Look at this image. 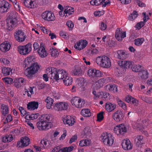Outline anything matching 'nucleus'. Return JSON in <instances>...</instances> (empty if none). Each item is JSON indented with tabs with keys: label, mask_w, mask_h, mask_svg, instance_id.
<instances>
[{
	"label": "nucleus",
	"mask_w": 152,
	"mask_h": 152,
	"mask_svg": "<svg viewBox=\"0 0 152 152\" xmlns=\"http://www.w3.org/2000/svg\"><path fill=\"white\" fill-rule=\"evenodd\" d=\"M53 68L52 67H49L47 68L46 70V74L48 75V76H49V75L50 74L51 72H52V69Z\"/></svg>",
	"instance_id": "obj_63"
},
{
	"label": "nucleus",
	"mask_w": 152,
	"mask_h": 152,
	"mask_svg": "<svg viewBox=\"0 0 152 152\" xmlns=\"http://www.w3.org/2000/svg\"><path fill=\"white\" fill-rule=\"evenodd\" d=\"M74 147L73 146H70L68 147L64 148V149L65 152H70L73 150Z\"/></svg>",
	"instance_id": "obj_55"
},
{
	"label": "nucleus",
	"mask_w": 152,
	"mask_h": 152,
	"mask_svg": "<svg viewBox=\"0 0 152 152\" xmlns=\"http://www.w3.org/2000/svg\"><path fill=\"white\" fill-rule=\"evenodd\" d=\"M15 13V12L13 10L10 11L9 13V16L7 20V22L8 26L7 29L9 30H12L17 25V19L14 16Z\"/></svg>",
	"instance_id": "obj_2"
},
{
	"label": "nucleus",
	"mask_w": 152,
	"mask_h": 152,
	"mask_svg": "<svg viewBox=\"0 0 152 152\" xmlns=\"http://www.w3.org/2000/svg\"><path fill=\"white\" fill-rule=\"evenodd\" d=\"M66 25L69 28V30H72L74 27V24L71 21L69 20L66 23Z\"/></svg>",
	"instance_id": "obj_48"
},
{
	"label": "nucleus",
	"mask_w": 152,
	"mask_h": 152,
	"mask_svg": "<svg viewBox=\"0 0 152 152\" xmlns=\"http://www.w3.org/2000/svg\"><path fill=\"white\" fill-rule=\"evenodd\" d=\"M122 32V30L119 28H118L115 34V37L118 40H121V36Z\"/></svg>",
	"instance_id": "obj_34"
},
{
	"label": "nucleus",
	"mask_w": 152,
	"mask_h": 152,
	"mask_svg": "<svg viewBox=\"0 0 152 152\" xmlns=\"http://www.w3.org/2000/svg\"><path fill=\"white\" fill-rule=\"evenodd\" d=\"M72 74L78 76L82 75V71L81 68L79 67H76L74 70L72 71Z\"/></svg>",
	"instance_id": "obj_27"
},
{
	"label": "nucleus",
	"mask_w": 152,
	"mask_h": 152,
	"mask_svg": "<svg viewBox=\"0 0 152 152\" xmlns=\"http://www.w3.org/2000/svg\"><path fill=\"white\" fill-rule=\"evenodd\" d=\"M18 110L20 113L21 115L22 116H24L25 115L26 113H29V112H27L22 107H19Z\"/></svg>",
	"instance_id": "obj_49"
},
{
	"label": "nucleus",
	"mask_w": 152,
	"mask_h": 152,
	"mask_svg": "<svg viewBox=\"0 0 152 152\" xmlns=\"http://www.w3.org/2000/svg\"><path fill=\"white\" fill-rule=\"evenodd\" d=\"M34 148L37 151H41V148H44V145H43L42 146L40 145V146H36L35 145H34Z\"/></svg>",
	"instance_id": "obj_59"
},
{
	"label": "nucleus",
	"mask_w": 152,
	"mask_h": 152,
	"mask_svg": "<svg viewBox=\"0 0 152 152\" xmlns=\"http://www.w3.org/2000/svg\"><path fill=\"white\" fill-rule=\"evenodd\" d=\"M81 115L84 117H89L91 115L90 111L88 109H83L81 112Z\"/></svg>",
	"instance_id": "obj_33"
},
{
	"label": "nucleus",
	"mask_w": 152,
	"mask_h": 152,
	"mask_svg": "<svg viewBox=\"0 0 152 152\" xmlns=\"http://www.w3.org/2000/svg\"><path fill=\"white\" fill-rule=\"evenodd\" d=\"M145 22L144 21H141L138 23L135 26L136 28H137L138 29H140L145 25Z\"/></svg>",
	"instance_id": "obj_50"
},
{
	"label": "nucleus",
	"mask_w": 152,
	"mask_h": 152,
	"mask_svg": "<svg viewBox=\"0 0 152 152\" xmlns=\"http://www.w3.org/2000/svg\"><path fill=\"white\" fill-rule=\"evenodd\" d=\"M10 4L6 1H0V12L2 13L10 10Z\"/></svg>",
	"instance_id": "obj_10"
},
{
	"label": "nucleus",
	"mask_w": 152,
	"mask_h": 152,
	"mask_svg": "<svg viewBox=\"0 0 152 152\" xmlns=\"http://www.w3.org/2000/svg\"><path fill=\"white\" fill-rule=\"evenodd\" d=\"M53 50L51 51V56L52 57L56 58L59 55V53L56 49L53 48Z\"/></svg>",
	"instance_id": "obj_45"
},
{
	"label": "nucleus",
	"mask_w": 152,
	"mask_h": 152,
	"mask_svg": "<svg viewBox=\"0 0 152 152\" xmlns=\"http://www.w3.org/2000/svg\"><path fill=\"white\" fill-rule=\"evenodd\" d=\"M96 61L97 64L100 62L101 66L104 68L109 67L111 65L110 58L105 56H98L96 59Z\"/></svg>",
	"instance_id": "obj_3"
},
{
	"label": "nucleus",
	"mask_w": 152,
	"mask_h": 152,
	"mask_svg": "<svg viewBox=\"0 0 152 152\" xmlns=\"http://www.w3.org/2000/svg\"><path fill=\"white\" fill-rule=\"evenodd\" d=\"M11 70L9 68H4L2 69V72L5 75H10Z\"/></svg>",
	"instance_id": "obj_42"
},
{
	"label": "nucleus",
	"mask_w": 152,
	"mask_h": 152,
	"mask_svg": "<svg viewBox=\"0 0 152 152\" xmlns=\"http://www.w3.org/2000/svg\"><path fill=\"white\" fill-rule=\"evenodd\" d=\"M32 59L31 58H27L24 61V65L28 67V66H31L33 63L32 62Z\"/></svg>",
	"instance_id": "obj_37"
},
{
	"label": "nucleus",
	"mask_w": 152,
	"mask_h": 152,
	"mask_svg": "<svg viewBox=\"0 0 152 152\" xmlns=\"http://www.w3.org/2000/svg\"><path fill=\"white\" fill-rule=\"evenodd\" d=\"M139 75L142 79H146L148 77V73L147 70H142L139 73Z\"/></svg>",
	"instance_id": "obj_31"
},
{
	"label": "nucleus",
	"mask_w": 152,
	"mask_h": 152,
	"mask_svg": "<svg viewBox=\"0 0 152 152\" xmlns=\"http://www.w3.org/2000/svg\"><path fill=\"white\" fill-rule=\"evenodd\" d=\"M142 67L141 66L135 65L133 67L132 66L131 67L133 71L136 72H140V71H142Z\"/></svg>",
	"instance_id": "obj_40"
},
{
	"label": "nucleus",
	"mask_w": 152,
	"mask_h": 152,
	"mask_svg": "<svg viewBox=\"0 0 152 152\" xmlns=\"http://www.w3.org/2000/svg\"><path fill=\"white\" fill-rule=\"evenodd\" d=\"M79 91H85L86 88V86L84 85L81 86L77 87Z\"/></svg>",
	"instance_id": "obj_61"
},
{
	"label": "nucleus",
	"mask_w": 152,
	"mask_h": 152,
	"mask_svg": "<svg viewBox=\"0 0 152 152\" xmlns=\"http://www.w3.org/2000/svg\"><path fill=\"white\" fill-rule=\"evenodd\" d=\"M31 0H24L23 3L25 6L28 7L30 3H31Z\"/></svg>",
	"instance_id": "obj_62"
},
{
	"label": "nucleus",
	"mask_w": 152,
	"mask_h": 152,
	"mask_svg": "<svg viewBox=\"0 0 152 152\" xmlns=\"http://www.w3.org/2000/svg\"><path fill=\"white\" fill-rule=\"evenodd\" d=\"M68 105L65 102H60L55 104L53 106L54 109L56 110L60 111L66 110L67 109Z\"/></svg>",
	"instance_id": "obj_9"
},
{
	"label": "nucleus",
	"mask_w": 152,
	"mask_h": 152,
	"mask_svg": "<svg viewBox=\"0 0 152 152\" xmlns=\"http://www.w3.org/2000/svg\"><path fill=\"white\" fill-rule=\"evenodd\" d=\"M1 109H2V115L4 116H5L8 113V107L7 105L3 104L1 106Z\"/></svg>",
	"instance_id": "obj_32"
},
{
	"label": "nucleus",
	"mask_w": 152,
	"mask_h": 152,
	"mask_svg": "<svg viewBox=\"0 0 152 152\" xmlns=\"http://www.w3.org/2000/svg\"><path fill=\"white\" fill-rule=\"evenodd\" d=\"M34 114H32L31 115H26V116L25 117V118L26 119L28 120V118L30 119L31 120L34 119Z\"/></svg>",
	"instance_id": "obj_57"
},
{
	"label": "nucleus",
	"mask_w": 152,
	"mask_h": 152,
	"mask_svg": "<svg viewBox=\"0 0 152 152\" xmlns=\"http://www.w3.org/2000/svg\"><path fill=\"white\" fill-rule=\"evenodd\" d=\"M52 117L50 114L42 115L39 118L41 120V121L42 122H46L50 123L51 121Z\"/></svg>",
	"instance_id": "obj_19"
},
{
	"label": "nucleus",
	"mask_w": 152,
	"mask_h": 152,
	"mask_svg": "<svg viewBox=\"0 0 152 152\" xmlns=\"http://www.w3.org/2000/svg\"><path fill=\"white\" fill-rule=\"evenodd\" d=\"M45 101L47 103V107L48 109H50L51 108L52 104H53V99L50 97H48L45 99Z\"/></svg>",
	"instance_id": "obj_29"
},
{
	"label": "nucleus",
	"mask_w": 152,
	"mask_h": 152,
	"mask_svg": "<svg viewBox=\"0 0 152 152\" xmlns=\"http://www.w3.org/2000/svg\"><path fill=\"white\" fill-rule=\"evenodd\" d=\"M118 64L121 68L124 69L129 68L132 66V63L129 61H118Z\"/></svg>",
	"instance_id": "obj_14"
},
{
	"label": "nucleus",
	"mask_w": 152,
	"mask_h": 152,
	"mask_svg": "<svg viewBox=\"0 0 152 152\" xmlns=\"http://www.w3.org/2000/svg\"><path fill=\"white\" fill-rule=\"evenodd\" d=\"M42 121H41V120L37 122V126L38 128L40 130H42Z\"/></svg>",
	"instance_id": "obj_58"
},
{
	"label": "nucleus",
	"mask_w": 152,
	"mask_h": 152,
	"mask_svg": "<svg viewBox=\"0 0 152 152\" xmlns=\"http://www.w3.org/2000/svg\"><path fill=\"white\" fill-rule=\"evenodd\" d=\"M2 80L5 83L8 84H10L12 82L13 80L12 78L10 77H5L3 78Z\"/></svg>",
	"instance_id": "obj_46"
},
{
	"label": "nucleus",
	"mask_w": 152,
	"mask_h": 152,
	"mask_svg": "<svg viewBox=\"0 0 152 152\" xmlns=\"http://www.w3.org/2000/svg\"><path fill=\"white\" fill-rule=\"evenodd\" d=\"M110 91H113L114 92H117L118 91L117 86L115 85H107L106 86Z\"/></svg>",
	"instance_id": "obj_35"
},
{
	"label": "nucleus",
	"mask_w": 152,
	"mask_h": 152,
	"mask_svg": "<svg viewBox=\"0 0 152 152\" xmlns=\"http://www.w3.org/2000/svg\"><path fill=\"white\" fill-rule=\"evenodd\" d=\"M47 143L48 144H49V141L47 140H41L40 144L42 146L43 145H44V146H46V145H47Z\"/></svg>",
	"instance_id": "obj_54"
},
{
	"label": "nucleus",
	"mask_w": 152,
	"mask_h": 152,
	"mask_svg": "<svg viewBox=\"0 0 152 152\" xmlns=\"http://www.w3.org/2000/svg\"><path fill=\"white\" fill-rule=\"evenodd\" d=\"M80 101L79 102V104L80 105V106H78L77 108H80L82 107L85 104V101L83 99L80 98Z\"/></svg>",
	"instance_id": "obj_52"
},
{
	"label": "nucleus",
	"mask_w": 152,
	"mask_h": 152,
	"mask_svg": "<svg viewBox=\"0 0 152 152\" xmlns=\"http://www.w3.org/2000/svg\"><path fill=\"white\" fill-rule=\"evenodd\" d=\"M49 123L46 122H44L42 123V130H44L46 129H48L49 128Z\"/></svg>",
	"instance_id": "obj_47"
},
{
	"label": "nucleus",
	"mask_w": 152,
	"mask_h": 152,
	"mask_svg": "<svg viewBox=\"0 0 152 152\" xmlns=\"http://www.w3.org/2000/svg\"><path fill=\"white\" fill-rule=\"evenodd\" d=\"M123 113L121 110H117L112 115V118L116 122H118L122 120Z\"/></svg>",
	"instance_id": "obj_13"
},
{
	"label": "nucleus",
	"mask_w": 152,
	"mask_h": 152,
	"mask_svg": "<svg viewBox=\"0 0 152 152\" xmlns=\"http://www.w3.org/2000/svg\"><path fill=\"white\" fill-rule=\"evenodd\" d=\"M91 131L90 128L88 127H86L84 130V132L85 135L88 137L91 136Z\"/></svg>",
	"instance_id": "obj_41"
},
{
	"label": "nucleus",
	"mask_w": 152,
	"mask_h": 152,
	"mask_svg": "<svg viewBox=\"0 0 152 152\" xmlns=\"http://www.w3.org/2000/svg\"><path fill=\"white\" fill-rule=\"evenodd\" d=\"M19 53L22 55L28 54L32 50L31 43H28L25 45L19 46L18 47Z\"/></svg>",
	"instance_id": "obj_5"
},
{
	"label": "nucleus",
	"mask_w": 152,
	"mask_h": 152,
	"mask_svg": "<svg viewBox=\"0 0 152 152\" xmlns=\"http://www.w3.org/2000/svg\"><path fill=\"white\" fill-rule=\"evenodd\" d=\"M67 75L66 72L63 69H58L57 71V80L59 79H63L65 77V75Z\"/></svg>",
	"instance_id": "obj_20"
},
{
	"label": "nucleus",
	"mask_w": 152,
	"mask_h": 152,
	"mask_svg": "<svg viewBox=\"0 0 152 152\" xmlns=\"http://www.w3.org/2000/svg\"><path fill=\"white\" fill-rule=\"evenodd\" d=\"M37 51L39 56L42 58L46 57L48 54L45 48L43 46L42 43H41L40 47Z\"/></svg>",
	"instance_id": "obj_16"
},
{
	"label": "nucleus",
	"mask_w": 152,
	"mask_h": 152,
	"mask_svg": "<svg viewBox=\"0 0 152 152\" xmlns=\"http://www.w3.org/2000/svg\"><path fill=\"white\" fill-rule=\"evenodd\" d=\"M67 34L64 31H61L60 32V36L64 38H65L66 37L67 35Z\"/></svg>",
	"instance_id": "obj_60"
},
{
	"label": "nucleus",
	"mask_w": 152,
	"mask_h": 152,
	"mask_svg": "<svg viewBox=\"0 0 152 152\" xmlns=\"http://www.w3.org/2000/svg\"><path fill=\"white\" fill-rule=\"evenodd\" d=\"M105 109L108 112H111L116 108V105L109 102H107L105 105Z\"/></svg>",
	"instance_id": "obj_18"
},
{
	"label": "nucleus",
	"mask_w": 152,
	"mask_h": 152,
	"mask_svg": "<svg viewBox=\"0 0 152 152\" xmlns=\"http://www.w3.org/2000/svg\"><path fill=\"white\" fill-rule=\"evenodd\" d=\"M74 8L73 7H71V8L68 9L67 8L65 9L64 10V12L66 14L65 16H67V14H68V15H69L72 14V12H74Z\"/></svg>",
	"instance_id": "obj_43"
},
{
	"label": "nucleus",
	"mask_w": 152,
	"mask_h": 152,
	"mask_svg": "<svg viewBox=\"0 0 152 152\" xmlns=\"http://www.w3.org/2000/svg\"><path fill=\"white\" fill-rule=\"evenodd\" d=\"M42 18L46 20L52 21L55 19L54 15L51 11H46L42 13Z\"/></svg>",
	"instance_id": "obj_7"
},
{
	"label": "nucleus",
	"mask_w": 152,
	"mask_h": 152,
	"mask_svg": "<svg viewBox=\"0 0 152 152\" xmlns=\"http://www.w3.org/2000/svg\"><path fill=\"white\" fill-rule=\"evenodd\" d=\"M144 41V39L143 38H138L134 40V44L137 46L141 45Z\"/></svg>",
	"instance_id": "obj_38"
},
{
	"label": "nucleus",
	"mask_w": 152,
	"mask_h": 152,
	"mask_svg": "<svg viewBox=\"0 0 152 152\" xmlns=\"http://www.w3.org/2000/svg\"><path fill=\"white\" fill-rule=\"evenodd\" d=\"M122 146L125 150H130L132 149V146L130 141L129 140H124L122 142Z\"/></svg>",
	"instance_id": "obj_17"
},
{
	"label": "nucleus",
	"mask_w": 152,
	"mask_h": 152,
	"mask_svg": "<svg viewBox=\"0 0 152 152\" xmlns=\"http://www.w3.org/2000/svg\"><path fill=\"white\" fill-rule=\"evenodd\" d=\"M52 72H51L50 74L48 76L49 77L52 79H55L56 81L57 80V71L55 68L52 69Z\"/></svg>",
	"instance_id": "obj_28"
},
{
	"label": "nucleus",
	"mask_w": 152,
	"mask_h": 152,
	"mask_svg": "<svg viewBox=\"0 0 152 152\" xmlns=\"http://www.w3.org/2000/svg\"><path fill=\"white\" fill-rule=\"evenodd\" d=\"M38 104L37 102L33 101L29 102L27 104V108L28 110H34L38 108Z\"/></svg>",
	"instance_id": "obj_21"
},
{
	"label": "nucleus",
	"mask_w": 152,
	"mask_h": 152,
	"mask_svg": "<svg viewBox=\"0 0 152 152\" xmlns=\"http://www.w3.org/2000/svg\"><path fill=\"white\" fill-rule=\"evenodd\" d=\"M63 121L65 124H66L69 126L73 125L75 122L74 118L71 117H67L66 118L64 119Z\"/></svg>",
	"instance_id": "obj_23"
},
{
	"label": "nucleus",
	"mask_w": 152,
	"mask_h": 152,
	"mask_svg": "<svg viewBox=\"0 0 152 152\" xmlns=\"http://www.w3.org/2000/svg\"><path fill=\"white\" fill-rule=\"evenodd\" d=\"M63 81L65 85L68 86L72 84V79L71 77L67 75H66L64 78L63 79Z\"/></svg>",
	"instance_id": "obj_24"
},
{
	"label": "nucleus",
	"mask_w": 152,
	"mask_h": 152,
	"mask_svg": "<svg viewBox=\"0 0 152 152\" xmlns=\"http://www.w3.org/2000/svg\"><path fill=\"white\" fill-rule=\"evenodd\" d=\"M79 101H80L79 97H75L71 100V102L72 105L74 104L76 107L77 108L78 106L80 105L79 104Z\"/></svg>",
	"instance_id": "obj_30"
},
{
	"label": "nucleus",
	"mask_w": 152,
	"mask_h": 152,
	"mask_svg": "<svg viewBox=\"0 0 152 152\" xmlns=\"http://www.w3.org/2000/svg\"><path fill=\"white\" fill-rule=\"evenodd\" d=\"M38 3L40 5H43L48 3V0H37Z\"/></svg>",
	"instance_id": "obj_51"
},
{
	"label": "nucleus",
	"mask_w": 152,
	"mask_h": 152,
	"mask_svg": "<svg viewBox=\"0 0 152 152\" xmlns=\"http://www.w3.org/2000/svg\"><path fill=\"white\" fill-rule=\"evenodd\" d=\"M15 37L18 42H22L25 39V35L24 32L22 31L19 30L15 32Z\"/></svg>",
	"instance_id": "obj_12"
},
{
	"label": "nucleus",
	"mask_w": 152,
	"mask_h": 152,
	"mask_svg": "<svg viewBox=\"0 0 152 152\" xmlns=\"http://www.w3.org/2000/svg\"><path fill=\"white\" fill-rule=\"evenodd\" d=\"M85 82V80L83 78H80L78 79L77 86V87L84 85Z\"/></svg>",
	"instance_id": "obj_39"
},
{
	"label": "nucleus",
	"mask_w": 152,
	"mask_h": 152,
	"mask_svg": "<svg viewBox=\"0 0 152 152\" xmlns=\"http://www.w3.org/2000/svg\"><path fill=\"white\" fill-rule=\"evenodd\" d=\"M106 79L104 78L99 80L97 81L95 83L94 85L96 88H100L103 86V84L106 82Z\"/></svg>",
	"instance_id": "obj_22"
},
{
	"label": "nucleus",
	"mask_w": 152,
	"mask_h": 152,
	"mask_svg": "<svg viewBox=\"0 0 152 152\" xmlns=\"http://www.w3.org/2000/svg\"><path fill=\"white\" fill-rule=\"evenodd\" d=\"M88 75L90 77H101L102 76V72L99 70L94 69H89L87 72Z\"/></svg>",
	"instance_id": "obj_11"
},
{
	"label": "nucleus",
	"mask_w": 152,
	"mask_h": 152,
	"mask_svg": "<svg viewBox=\"0 0 152 152\" xmlns=\"http://www.w3.org/2000/svg\"><path fill=\"white\" fill-rule=\"evenodd\" d=\"M101 138L104 143L108 146L112 145L114 142V137L110 134L103 133L102 135Z\"/></svg>",
	"instance_id": "obj_4"
},
{
	"label": "nucleus",
	"mask_w": 152,
	"mask_h": 152,
	"mask_svg": "<svg viewBox=\"0 0 152 152\" xmlns=\"http://www.w3.org/2000/svg\"><path fill=\"white\" fill-rule=\"evenodd\" d=\"M127 128L124 125L121 124L116 126L114 129V132L117 135L120 134L123 135L126 132Z\"/></svg>",
	"instance_id": "obj_6"
},
{
	"label": "nucleus",
	"mask_w": 152,
	"mask_h": 152,
	"mask_svg": "<svg viewBox=\"0 0 152 152\" xmlns=\"http://www.w3.org/2000/svg\"><path fill=\"white\" fill-rule=\"evenodd\" d=\"M34 49V50L38 49L40 46L39 44L37 42H34L33 44Z\"/></svg>",
	"instance_id": "obj_64"
},
{
	"label": "nucleus",
	"mask_w": 152,
	"mask_h": 152,
	"mask_svg": "<svg viewBox=\"0 0 152 152\" xmlns=\"http://www.w3.org/2000/svg\"><path fill=\"white\" fill-rule=\"evenodd\" d=\"M138 15L137 12L136 11H134L128 17V20L132 21L137 17Z\"/></svg>",
	"instance_id": "obj_36"
},
{
	"label": "nucleus",
	"mask_w": 152,
	"mask_h": 152,
	"mask_svg": "<svg viewBox=\"0 0 152 152\" xmlns=\"http://www.w3.org/2000/svg\"><path fill=\"white\" fill-rule=\"evenodd\" d=\"M30 142L29 138L25 136L21 139L20 141L18 142L17 146L21 148L26 147L29 144Z\"/></svg>",
	"instance_id": "obj_8"
},
{
	"label": "nucleus",
	"mask_w": 152,
	"mask_h": 152,
	"mask_svg": "<svg viewBox=\"0 0 152 152\" xmlns=\"http://www.w3.org/2000/svg\"><path fill=\"white\" fill-rule=\"evenodd\" d=\"M117 53L118 55V58L120 59H126L128 56L126 54L124 51L122 50H118Z\"/></svg>",
	"instance_id": "obj_26"
},
{
	"label": "nucleus",
	"mask_w": 152,
	"mask_h": 152,
	"mask_svg": "<svg viewBox=\"0 0 152 152\" xmlns=\"http://www.w3.org/2000/svg\"><path fill=\"white\" fill-rule=\"evenodd\" d=\"M103 113V112H101L99 113L97 115V120L98 121L100 122L103 120L104 118Z\"/></svg>",
	"instance_id": "obj_44"
},
{
	"label": "nucleus",
	"mask_w": 152,
	"mask_h": 152,
	"mask_svg": "<svg viewBox=\"0 0 152 152\" xmlns=\"http://www.w3.org/2000/svg\"><path fill=\"white\" fill-rule=\"evenodd\" d=\"M39 69V66L37 63H33L29 67H28L24 72V74L28 78H32L35 73H37Z\"/></svg>",
	"instance_id": "obj_1"
},
{
	"label": "nucleus",
	"mask_w": 152,
	"mask_h": 152,
	"mask_svg": "<svg viewBox=\"0 0 152 152\" xmlns=\"http://www.w3.org/2000/svg\"><path fill=\"white\" fill-rule=\"evenodd\" d=\"M100 28L102 30H105L107 28V25L103 22H101L100 25Z\"/></svg>",
	"instance_id": "obj_53"
},
{
	"label": "nucleus",
	"mask_w": 152,
	"mask_h": 152,
	"mask_svg": "<svg viewBox=\"0 0 152 152\" xmlns=\"http://www.w3.org/2000/svg\"><path fill=\"white\" fill-rule=\"evenodd\" d=\"M77 136L76 135H74L70 139L69 141V143L70 144L72 143L73 142L75 141V140L77 139Z\"/></svg>",
	"instance_id": "obj_56"
},
{
	"label": "nucleus",
	"mask_w": 152,
	"mask_h": 152,
	"mask_svg": "<svg viewBox=\"0 0 152 152\" xmlns=\"http://www.w3.org/2000/svg\"><path fill=\"white\" fill-rule=\"evenodd\" d=\"M88 44L87 41L86 40H81L77 42V44L74 45V47L78 50H80L84 48Z\"/></svg>",
	"instance_id": "obj_15"
},
{
	"label": "nucleus",
	"mask_w": 152,
	"mask_h": 152,
	"mask_svg": "<svg viewBox=\"0 0 152 152\" xmlns=\"http://www.w3.org/2000/svg\"><path fill=\"white\" fill-rule=\"evenodd\" d=\"M10 47V45L9 43L2 44L0 45V49L3 52H6L9 50Z\"/></svg>",
	"instance_id": "obj_25"
}]
</instances>
